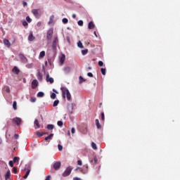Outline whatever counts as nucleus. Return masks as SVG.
I'll return each instance as SVG.
<instances>
[{"mask_svg": "<svg viewBox=\"0 0 180 180\" xmlns=\"http://www.w3.org/2000/svg\"><path fill=\"white\" fill-rule=\"evenodd\" d=\"M60 90L62 91V96L63 99L67 98L68 101H71V94L70 93V91L68 90V89L65 87H61Z\"/></svg>", "mask_w": 180, "mask_h": 180, "instance_id": "obj_1", "label": "nucleus"}, {"mask_svg": "<svg viewBox=\"0 0 180 180\" xmlns=\"http://www.w3.org/2000/svg\"><path fill=\"white\" fill-rule=\"evenodd\" d=\"M72 172V167L69 166L66 168L64 172L62 174V176L65 178L67 176H70L71 175V172Z\"/></svg>", "mask_w": 180, "mask_h": 180, "instance_id": "obj_2", "label": "nucleus"}, {"mask_svg": "<svg viewBox=\"0 0 180 180\" xmlns=\"http://www.w3.org/2000/svg\"><path fill=\"white\" fill-rule=\"evenodd\" d=\"M57 46H58V37H55L52 42L53 50H57Z\"/></svg>", "mask_w": 180, "mask_h": 180, "instance_id": "obj_3", "label": "nucleus"}, {"mask_svg": "<svg viewBox=\"0 0 180 180\" xmlns=\"http://www.w3.org/2000/svg\"><path fill=\"white\" fill-rule=\"evenodd\" d=\"M32 13L35 16V18H40L41 16V11L39 9H32Z\"/></svg>", "mask_w": 180, "mask_h": 180, "instance_id": "obj_4", "label": "nucleus"}, {"mask_svg": "<svg viewBox=\"0 0 180 180\" xmlns=\"http://www.w3.org/2000/svg\"><path fill=\"white\" fill-rule=\"evenodd\" d=\"M53 33H54V32L53 31V29H50L47 31V33H46L47 40H51V39H53Z\"/></svg>", "mask_w": 180, "mask_h": 180, "instance_id": "obj_5", "label": "nucleus"}, {"mask_svg": "<svg viewBox=\"0 0 180 180\" xmlns=\"http://www.w3.org/2000/svg\"><path fill=\"white\" fill-rule=\"evenodd\" d=\"M19 58L21 61V63H24L25 64H26V63H27V58L25 56V55L20 53L18 55Z\"/></svg>", "mask_w": 180, "mask_h": 180, "instance_id": "obj_6", "label": "nucleus"}, {"mask_svg": "<svg viewBox=\"0 0 180 180\" xmlns=\"http://www.w3.org/2000/svg\"><path fill=\"white\" fill-rule=\"evenodd\" d=\"M46 82H50V84L54 83V79L53 77H50V74L49 72L46 73Z\"/></svg>", "mask_w": 180, "mask_h": 180, "instance_id": "obj_7", "label": "nucleus"}, {"mask_svg": "<svg viewBox=\"0 0 180 180\" xmlns=\"http://www.w3.org/2000/svg\"><path fill=\"white\" fill-rule=\"evenodd\" d=\"M61 168V162H56L53 164V169L56 171H58Z\"/></svg>", "mask_w": 180, "mask_h": 180, "instance_id": "obj_8", "label": "nucleus"}, {"mask_svg": "<svg viewBox=\"0 0 180 180\" xmlns=\"http://www.w3.org/2000/svg\"><path fill=\"white\" fill-rule=\"evenodd\" d=\"M13 123H15V124H17V126H20V124L22 123V119H20L19 117H14L13 119Z\"/></svg>", "mask_w": 180, "mask_h": 180, "instance_id": "obj_9", "label": "nucleus"}, {"mask_svg": "<svg viewBox=\"0 0 180 180\" xmlns=\"http://www.w3.org/2000/svg\"><path fill=\"white\" fill-rule=\"evenodd\" d=\"M39 86V82H37V79H34L32 82V89H36V87Z\"/></svg>", "mask_w": 180, "mask_h": 180, "instance_id": "obj_10", "label": "nucleus"}, {"mask_svg": "<svg viewBox=\"0 0 180 180\" xmlns=\"http://www.w3.org/2000/svg\"><path fill=\"white\" fill-rule=\"evenodd\" d=\"M37 78L39 81H43V75L40 72H38L37 74Z\"/></svg>", "mask_w": 180, "mask_h": 180, "instance_id": "obj_11", "label": "nucleus"}, {"mask_svg": "<svg viewBox=\"0 0 180 180\" xmlns=\"http://www.w3.org/2000/svg\"><path fill=\"white\" fill-rule=\"evenodd\" d=\"M88 27L89 30L95 29V24L94 22L91 21L89 22Z\"/></svg>", "mask_w": 180, "mask_h": 180, "instance_id": "obj_12", "label": "nucleus"}, {"mask_svg": "<svg viewBox=\"0 0 180 180\" xmlns=\"http://www.w3.org/2000/svg\"><path fill=\"white\" fill-rule=\"evenodd\" d=\"M4 44H5V46H6V47H8V48L11 47V42L9 41L8 39H4Z\"/></svg>", "mask_w": 180, "mask_h": 180, "instance_id": "obj_13", "label": "nucleus"}, {"mask_svg": "<svg viewBox=\"0 0 180 180\" xmlns=\"http://www.w3.org/2000/svg\"><path fill=\"white\" fill-rule=\"evenodd\" d=\"M95 122H96V126L97 129H102V126L101 125V123H99V120L96 119L95 120Z\"/></svg>", "mask_w": 180, "mask_h": 180, "instance_id": "obj_14", "label": "nucleus"}, {"mask_svg": "<svg viewBox=\"0 0 180 180\" xmlns=\"http://www.w3.org/2000/svg\"><path fill=\"white\" fill-rule=\"evenodd\" d=\"M65 61V55L63 54L60 58V64H64Z\"/></svg>", "mask_w": 180, "mask_h": 180, "instance_id": "obj_15", "label": "nucleus"}, {"mask_svg": "<svg viewBox=\"0 0 180 180\" xmlns=\"http://www.w3.org/2000/svg\"><path fill=\"white\" fill-rule=\"evenodd\" d=\"M13 72H15L17 75L19 74V72H20V70H19L18 69V67L15 66L13 68Z\"/></svg>", "mask_w": 180, "mask_h": 180, "instance_id": "obj_16", "label": "nucleus"}, {"mask_svg": "<svg viewBox=\"0 0 180 180\" xmlns=\"http://www.w3.org/2000/svg\"><path fill=\"white\" fill-rule=\"evenodd\" d=\"M28 40L30 41H33L34 40V36H33V33H30L29 37H28Z\"/></svg>", "mask_w": 180, "mask_h": 180, "instance_id": "obj_17", "label": "nucleus"}, {"mask_svg": "<svg viewBox=\"0 0 180 180\" xmlns=\"http://www.w3.org/2000/svg\"><path fill=\"white\" fill-rule=\"evenodd\" d=\"M9 178H11V171L10 170H8L6 172V176H5V179L8 180V179H9Z\"/></svg>", "mask_w": 180, "mask_h": 180, "instance_id": "obj_18", "label": "nucleus"}, {"mask_svg": "<svg viewBox=\"0 0 180 180\" xmlns=\"http://www.w3.org/2000/svg\"><path fill=\"white\" fill-rule=\"evenodd\" d=\"M44 134H49V133L47 132L44 133V132H39V131L37 132V136H38V137H41L42 136H44Z\"/></svg>", "mask_w": 180, "mask_h": 180, "instance_id": "obj_19", "label": "nucleus"}, {"mask_svg": "<svg viewBox=\"0 0 180 180\" xmlns=\"http://www.w3.org/2000/svg\"><path fill=\"white\" fill-rule=\"evenodd\" d=\"M30 174V169H27L25 175L23 176L24 179H27V176H29V174Z\"/></svg>", "mask_w": 180, "mask_h": 180, "instance_id": "obj_20", "label": "nucleus"}, {"mask_svg": "<svg viewBox=\"0 0 180 180\" xmlns=\"http://www.w3.org/2000/svg\"><path fill=\"white\" fill-rule=\"evenodd\" d=\"M13 108L14 110H16L18 109V103L16 101H13Z\"/></svg>", "mask_w": 180, "mask_h": 180, "instance_id": "obj_21", "label": "nucleus"}, {"mask_svg": "<svg viewBox=\"0 0 180 180\" xmlns=\"http://www.w3.org/2000/svg\"><path fill=\"white\" fill-rule=\"evenodd\" d=\"M46 56V52L44 51H42L39 53V58H43Z\"/></svg>", "mask_w": 180, "mask_h": 180, "instance_id": "obj_22", "label": "nucleus"}, {"mask_svg": "<svg viewBox=\"0 0 180 180\" xmlns=\"http://www.w3.org/2000/svg\"><path fill=\"white\" fill-rule=\"evenodd\" d=\"M91 162L93 165L96 164L98 162V158H96V157H94V160H91Z\"/></svg>", "mask_w": 180, "mask_h": 180, "instance_id": "obj_23", "label": "nucleus"}, {"mask_svg": "<svg viewBox=\"0 0 180 180\" xmlns=\"http://www.w3.org/2000/svg\"><path fill=\"white\" fill-rule=\"evenodd\" d=\"M77 46L79 48V49H84V45H82V42H81V41H79L77 42Z\"/></svg>", "mask_w": 180, "mask_h": 180, "instance_id": "obj_24", "label": "nucleus"}, {"mask_svg": "<svg viewBox=\"0 0 180 180\" xmlns=\"http://www.w3.org/2000/svg\"><path fill=\"white\" fill-rule=\"evenodd\" d=\"M91 147H92L93 150H98V148L96 147V143L94 142L91 143Z\"/></svg>", "mask_w": 180, "mask_h": 180, "instance_id": "obj_25", "label": "nucleus"}, {"mask_svg": "<svg viewBox=\"0 0 180 180\" xmlns=\"http://www.w3.org/2000/svg\"><path fill=\"white\" fill-rule=\"evenodd\" d=\"M53 20H54V15H51L50 20L49 22V25H51L53 23Z\"/></svg>", "mask_w": 180, "mask_h": 180, "instance_id": "obj_26", "label": "nucleus"}, {"mask_svg": "<svg viewBox=\"0 0 180 180\" xmlns=\"http://www.w3.org/2000/svg\"><path fill=\"white\" fill-rule=\"evenodd\" d=\"M58 103H60V101L58 100H56L54 102H53V108H56V106H58Z\"/></svg>", "mask_w": 180, "mask_h": 180, "instance_id": "obj_27", "label": "nucleus"}, {"mask_svg": "<svg viewBox=\"0 0 180 180\" xmlns=\"http://www.w3.org/2000/svg\"><path fill=\"white\" fill-rule=\"evenodd\" d=\"M47 129L48 130H53L54 129V126L53 124H48Z\"/></svg>", "mask_w": 180, "mask_h": 180, "instance_id": "obj_28", "label": "nucleus"}, {"mask_svg": "<svg viewBox=\"0 0 180 180\" xmlns=\"http://www.w3.org/2000/svg\"><path fill=\"white\" fill-rule=\"evenodd\" d=\"M54 136V134H51L50 135H49L48 136L45 137V140H50L51 139V137H53Z\"/></svg>", "mask_w": 180, "mask_h": 180, "instance_id": "obj_29", "label": "nucleus"}, {"mask_svg": "<svg viewBox=\"0 0 180 180\" xmlns=\"http://www.w3.org/2000/svg\"><path fill=\"white\" fill-rule=\"evenodd\" d=\"M34 124H35V126H37V127H38V129L40 128V124L39 123L38 120H34Z\"/></svg>", "mask_w": 180, "mask_h": 180, "instance_id": "obj_30", "label": "nucleus"}, {"mask_svg": "<svg viewBox=\"0 0 180 180\" xmlns=\"http://www.w3.org/2000/svg\"><path fill=\"white\" fill-rule=\"evenodd\" d=\"M37 96L39 98H43V96H44V93L41 92V91H39L38 94H37Z\"/></svg>", "mask_w": 180, "mask_h": 180, "instance_id": "obj_31", "label": "nucleus"}, {"mask_svg": "<svg viewBox=\"0 0 180 180\" xmlns=\"http://www.w3.org/2000/svg\"><path fill=\"white\" fill-rule=\"evenodd\" d=\"M64 71L65 72L68 73L70 71H71V68L70 67H66L64 68Z\"/></svg>", "mask_w": 180, "mask_h": 180, "instance_id": "obj_32", "label": "nucleus"}, {"mask_svg": "<svg viewBox=\"0 0 180 180\" xmlns=\"http://www.w3.org/2000/svg\"><path fill=\"white\" fill-rule=\"evenodd\" d=\"M101 71L103 75H106V68H101Z\"/></svg>", "mask_w": 180, "mask_h": 180, "instance_id": "obj_33", "label": "nucleus"}, {"mask_svg": "<svg viewBox=\"0 0 180 180\" xmlns=\"http://www.w3.org/2000/svg\"><path fill=\"white\" fill-rule=\"evenodd\" d=\"M82 53L83 56H85V54H88V49L82 50Z\"/></svg>", "mask_w": 180, "mask_h": 180, "instance_id": "obj_34", "label": "nucleus"}, {"mask_svg": "<svg viewBox=\"0 0 180 180\" xmlns=\"http://www.w3.org/2000/svg\"><path fill=\"white\" fill-rule=\"evenodd\" d=\"M19 160H20L19 157H14L13 162H18Z\"/></svg>", "mask_w": 180, "mask_h": 180, "instance_id": "obj_35", "label": "nucleus"}, {"mask_svg": "<svg viewBox=\"0 0 180 180\" xmlns=\"http://www.w3.org/2000/svg\"><path fill=\"white\" fill-rule=\"evenodd\" d=\"M79 82L82 84V82H85V79L82 76L79 77Z\"/></svg>", "mask_w": 180, "mask_h": 180, "instance_id": "obj_36", "label": "nucleus"}, {"mask_svg": "<svg viewBox=\"0 0 180 180\" xmlns=\"http://www.w3.org/2000/svg\"><path fill=\"white\" fill-rule=\"evenodd\" d=\"M56 96H57L56 95L55 93H52L51 95V99H56Z\"/></svg>", "mask_w": 180, "mask_h": 180, "instance_id": "obj_37", "label": "nucleus"}, {"mask_svg": "<svg viewBox=\"0 0 180 180\" xmlns=\"http://www.w3.org/2000/svg\"><path fill=\"white\" fill-rule=\"evenodd\" d=\"M26 20H27V22H28V23L32 22V18H30V17H29V16L26 17Z\"/></svg>", "mask_w": 180, "mask_h": 180, "instance_id": "obj_38", "label": "nucleus"}, {"mask_svg": "<svg viewBox=\"0 0 180 180\" xmlns=\"http://www.w3.org/2000/svg\"><path fill=\"white\" fill-rule=\"evenodd\" d=\"M62 22H63V23H64V24L65 25V24L68 23V19H67V18H63V19L62 20Z\"/></svg>", "mask_w": 180, "mask_h": 180, "instance_id": "obj_39", "label": "nucleus"}, {"mask_svg": "<svg viewBox=\"0 0 180 180\" xmlns=\"http://www.w3.org/2000/svg\"><path fill=\"white\" fill-rule=\"evenodd\" d=\"M78 25H79V26H84V21H82V20H79L78 21Z\"/></svg>", "mask_w": 180, "mask_h": 180, "instance_id": "obj_40", "label": "nucleus"}, {"mask_svg": "<svg viewBox=\"0 0 180 180\" xmlns=\"http://www.w3.org/2000/svg\"><path fill=\"white\" fill-rule=\"evenodd\" d=\"M101 120L103 122H105V113L104 112L101 113Z\"/></svg>", "mask_w": 180, "mask_h": 180, "instance_id": "obj_41", "label": "nucleus"}, {"mask_svg": "<svg viewBox=\"0 0 180 180\" xmlns=\"http://www.w3.org/2000/svg\"><path fill=\"white\" fill-rule=\"evenodd\" d=\"M58 126H59L60 127H61L63 124V122L62 121H58V123H57Z\"/></svg>", "mask_w": 180, "mask_h": 180, "instance_id": "obj_42", "label": "nucleus"}, {"mask_svg": "<svg viewBox=\"0 0 180 180\" xmlns=\"http://www.w3.org/2000/svg\"><path fill=\"white\" fill-rule=\"evenodd\" d=\"M58 148L59 151H63V146H61L60 144L58 145Z\"/></svg>", "mask_w": 180, "mask_h": 180, "instance_id": "obj_43", "label": "nucleus"}, {"mask_svg": "<svg viewBox=\"0 0 180 180\" xmlns=\"http://www.w3.org/2000/svg\"><path fill=\"white\" fill-rule=\"evenodd\" d=\"M28 23H27V22H26L25 20H24V21H22V26H25V27H26V26H28Z\"/></svg>", "mask_w": 180, "mask_h": 180, "instance_id": "obj_44", "label": "nucleus"}, {"mask_svg": "<svg viewBox=\"0 0 180 180\" xmlns=\"http://www.w3.org/2000/svg\"><path fill=\"white\" fill-rule=\"evenodd\" d=\"M98 65L100 67H103V62L102 60L98 61Z\"/></svg>", "mask_w": 180, "mask_h": 180, "instance_id": "obj_45", "label": "nucleus"}, {"mask_svg": "<svg viewBox=\"0 0 180 180\" xmlns=\"http://www.w3.org/2000/svg\"><path fill=\"white\" fill-rule=\"evenodd\" d=\"M88 77H89L90 78H92V77H94V75L92 74V72H88L87 73Z\"/></svg>", "mask_w": 180, "mask_h": 180, "instance_id": "obj_46", "label": "nucleus"}, {"mask_svg": "<svg viewBox=\"0 0 180 180\" xmlns=\"http://www.w3.org/2000/svg\"><path fill=\"white\" fill-rule=\"evenodd\" d=\"M9 165H10V167H13V162L12 160H10V161H9Z\"/></svg>", "mask_w": 180, "mask_h": 180, "instance_id": "obj_47", "label": "nucleus"}, {"mask_svg": "<svg viewBox=\"0 0 180 180\" xmlns=\"http://www.w3.org/2000/svg\"><path fill=\"white\" fill-rule=\"evenodd\" d=\"M13 171L14 174H16V172H18V169H16V167H13Z\"/></svg>", "mask_w": 180, "mask_h": 180, "instance_id": "obj_48", "label": "nucleus"}, {"mask_svg": "<svg viewBox=\"0 0 180 180\" xmlns=\"http://www.w3.org/2000/svg\"><path fill=\"white\" fill-rule=\"evenodd\" d=\"M14 137H15V140H18V139H19V134H15L14 135Z\"/></svg>", "mask_w": 180, "mask_h": 180, "instance_id": "obj_49", "label": "nucleus"}, {"mask_svg": "<svg viewBox=\"0 0 180 180\" xmlns=\"http://www.w3.org/2000/svg\"><path fill=\"white\" fill-rule=\"evenodd\" d=\"M37 26V27H40L41 26V22H38Z\"/></svg>", "mask_w": 180, "mask_h": 180, "instance_id": "obj_50", "label": "nucleus"}, {"mask_svg": "<svg viewBox=\"0 0 180 180\" xmlns=\"http://www.w3.org/2000/svg\"><path fill=\"white\" fill-rule=\"evenodd\" d=\"M77 164H78L79 165H82V160H78V161H77Z\"/></svg>", "mask_w": 180, "mask_h": 180, "instance_id": "obj_51", "label": "nucleus"}, {"mask_svg": "<svg viewBox=\"0 0 180 180\" xmlns=\"http://www.w3.org/2000/svg\"><path fill=\"white\" fill-rule=\"evenodd\" d=\"M71 131L72 134H74V133H75V128L72 127Z\"/></svg>", "mask_w": 180, "mask_h": 180, "instance_id": "obj_52", "label": "nucleus"}, {"mask_svg": "<svg viewBox=\"0 0 180 180\" xmlns=\"http://www.w3.org/2000/svg\"><path fill=\"white\" fill-rule=\"evenodd\" d=\"M22 5H23L24 7L27 6V3L26 1H23Z\"/></svg>", "mask_w": 180, "mask_h": 180, "instance_id": "obj_53", "label": "nucleus"}, {"mask_svg": "<svg viewBox=\"0 0 180 180\" xmlns=\"http://www.w3.org/2000/svg\"><path fill=\"white\" fill-rule=\"evenodd\" d=\"M6 92H7V94H9V92H11V89L9 88H6Z\"/></svg>", "mask_w": 180, "mask_h": 180, "instance_id": "obj_54", "label": "nucleus"}, {"mask_svg": "<svg viewBox=\"0 0 180 180\" xmlns=\"http://www.w3.org/2000/svg\"><path fill=\"white\" fill-rule=\"evenodd\" d=\"M51 179V176H47L45 180H50Z\"/></svg>", "mask_w": 180, "mask_h": 180, "instance_id": "obj_55", "label": "nucleus"}, {"mask_svg": "<svg viewBox=\"0 0 180 180\" xmlns=\"http://www.w3.org/2000/svg\"><path fill=\"white\" fill-rule=\"evenodd\" d=\"M67 41H68V43H71V39H70V37H68L67 38Z\"/></svg>", "mask_w": 180, "mask_h": 180, "instance_id": "obj_56", "label": "nucleus"}, {"mask_svg": "<svg viewBox=\"0 0 180 180\" xmlns=\"http://www.w3.org/2000/svg\"><path fill=\"white\" fill-rule=\"evenodd\" d=\"M31 102H36V98H31Z\"/></svg>", "mask_w": 180, "mask_h": 180, "instance_id": "obj_57", "label": "nucleus"}, {"mask_svg": "<svg viewBox=\"0 0 180 180\" xmlns=\"http://www.w3.org/2000/svg\"><path fill=\"white\" fill-rule=\"evenodd\" d=\"M73 180H81V179L78 178V177H75V178H73Z\"/></svg>", "mask_w": 180, "mask_h": 180, "instance_id": "obj_58", "label": "nucleus"}, {"mask_svg": "<svg viewBox=\"0 0 180 180\" xmlns=\"http://www.w3.org/2000/svg\"><path fill=\"white\" fill-rule=\"evenodd\" d=\"M72 18L73 19H75V18H77V15H76L75 14H73V15H72Z\"/></svg>", "mask_w": 180, "mask_h": 180, "instance_id": "obj_59", "label": "nucleus"}, {"mask_svg": "<svg viewBox=\"0 0 180 180\" xmlns=\"http://www.w3.org/2000/svg\"><path fill=\"white\" fill-rule=\"evenodd\" d=\"M53 91L55 92V94H58L55 89H53Z\"/></svg>", "mask_w": 180, "mask_h": 180, "instance_id": "obj_60", "label": "nucleus"}, {"mask_svg": "<svg viewBox=\"0 0 180 180\" xmlns=\"http://www.w3.org/2000/svg\"><path fill=\"white\" fill-rule=\"evenodd\" d=\"M94 34H95L96 37H98V35L96 34V31L94 32Z\"/></svg>", "mask_w": 180, "mask_h": 180, "instance_id": "obj_61", "label": "nucleus"}, {"mask_svg": "<svg viewBox=\"0 0 180 180\" xmlns=\"http://www.w3.org/2000/svg\"><path fill=\"white\" fill-rule=\"evenodd\" d=\"M88 70H92V68L89 67V68H88Z\"/></svg>", "mask_w": 180, "mask_h": 180, "instance_id": "obj_62", "label": "nucleus"}, {"mask_svg": "<svg viewBox=\"0 0 180 180\" xmlns=\"http://www.w3.org/2000/svg\"><path fill=\"white\" fill-rule=\"evenodd\" d=\"M2 144V140L0 139V146Z\"/></svg>", "mask_w": 180, "mask_h": 180, "instance_id": "obj_63", "label": "nucleus"}, {"mask_svg": "<svg viewBox=\"0 0 180 180\" xmlns=\"http://www.w3.org/2000/svg\"><path fill=\"white\" fill-rule=\"evenodd\" d=\"M70 134H71V133L69 131V132H68V136H70Z\"/></svg>", "mask_w": 180, "mask_h": 180, "instance_id": "obj_64", "label": "nucleus"}]
</instances>
